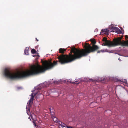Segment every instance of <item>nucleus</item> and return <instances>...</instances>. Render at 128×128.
<instances>
[{
  "mask_svg": "<svg viewBox=\"0 0 128 128\" xmlns=\"http://www.w3.org/2000/svg\"><path fill=\"white\" fill-rule=\"evenodd\" d=\"M32 115H34V114H32V115H31V118H32Z\"/></svg>",
  "mask_w": 128,
  "mask_h": 128,
  "instance_id": "20",
  "label": "nucleus"
},
{
  "mask_svg": "<svg viewBox=\"0 0 128 128\" xmlns=\"http://www.w3.org/2000/svg\"><path fill=\"white\" fill-rule=\"evenodd\" d=\"M90 41L93 44L92 46H91L88 43H86L85 45L84 46L85 49H82L85 50V51H84V52H86L87 51H90V52L89 53H87L86 55L84 56H87L90 52H94L99 48V47L98 46L94 44L96 43V41L92 39L90 40Z\"/></svg>",
  "mask_w": 128,
  "mask_h": 128,
  "instance_id": "3",
  "label": "nucleus"
},
{
  "mask_svg": "<svg viewBox=\"0 0 128 128\" xmlns=\"http://www.w3.org/2000/svg\"><path fill=\"white\" fill-rule=\"evenodd\" d=\"M64 125L66 124H64V123H62L60 125V126H61L63 128L64 127H66V126H64Z\"/></svg>",
  "mask_w": 128,
  "mask_h": 128,
  "instance_id": "11",
  "label": "nucleus"
},
{
  "mask_svg": "<svg viewBox=\"0 0 128 128\" xmlns=\"http://www.w3.org/2000/svg\"><path fill=\"white\" fill-rule=\"evenodd\" d=\"M78 82V81H76L75 82H71L73 84H79V82Z\"/></svg>",
  "mask_w": 128,
  "mask_h": 128,
  "instance_id": "12",
  "label": "nucleus"
},
{
  "mask_svg": "<svg viewBox=\"0 0 128 128\" xmlns=\"http://www.w3.org/2000/svg\"><path fill=\"white\" fill-rule=\"evenodd\" d=\"M52 119L53 120L54 122H58V120L56 118L54 117Z\"/></svg>",
  "mask_w": 128,
  "mask_h": 128,
  "instance_id": "9",
  "label": "nucleus"
},
{
  "mask_svg": "<svg viewBox=\"0 0 128 128\" xmlns=\"http://www.w3.org/2000/svg\"><path fill=\"white\" fill-rule=\"evenodd\" d=\"M113 41L114 42L108 40L107 38L104 37L103 38L102 41L104 42H105L102 45L107 46L109 47L114 46H118V38H116L114 39Z\"/></svg>",
  "mask_w": 128,
  "mask_h": 128,
  "instance_id": "4",
  "label": "nucleus"
},
{
  "mask_svg": "<svg viewBox=\"0 0 128 128\" xmlns=\"http://www.w3.org/2000/svg\"><path fill=\"white\" fill-rule=\"evenodd\" d=\"M36 40L38 42V40L36 38Z\"/></svg>",
  "mask_w": 128,
  "mask_h": 128,
  "instance_id": "22",
  "label": "nucleus"
},
{
  "mask_svg": "<svg viewBox=\"0 0 128 128\" xmlns=\"http://www.w3.org/2000/svg\"><path fill=\"white\" fill-rule=\"evenodd\" d=\"M28 48H26V49L24 50V53L25 54L28 55V51H29Z\"/></svg>",
  "mask_w": 128,
  "mask_h": 128,
  "instance_id": "8",
  "label": "nucleus"
},
{
  "mask_svg": "<svg viewBox=\"0 0 128 128\" xmlns=\"http://www.w3.org/2000/svg\"><path fill=\"white\" fill-rule=\"evenodd\" d=\"M122 38H118V46L120 45L122 46H128V40L124 41V40L121 41Z\"/></svg>",
  "mask_w": 128,
  "mask_h": 128,
  "instance_id": "5",
  "label": "nucleus"
},
{
  "mask_svg": "<svg viewBox=\"0 0 128 128\" xmlns=\"http://www.w3.org/2000/svg\"><path fill=\"white\" fill-rule=\"evenodd\" d=\"M34 98H31L29 100V104L28 105V108H30L33 102V101Z\"/></svg>",
  "mask_w": 128,
  "mask_h": 128,
  "instance_id": "6",
  "label": "nucleus"
},
{
  "mask_svg": "<svg viewBox=\"0 0 128 128\" xmlns=\"http://www.w3.org/2000/svg\"><path fill=\"white\" fill-rule=\"evenodd\" d=\"M49 109H50V111H51V109H50V108Z\"/></svg>",
  "mask_w": 128,
  "mask_h": 128,
  "instance_id": "25",
  "label": "nucleus"
},
{
  "mask_svg": "<svg viewBox=\"0 0 128 128\" xmlns=\"http://www.w3.org/2000/svg\"><path fill=\"white\" fill-rule=\"evenodd\" d=\"M66 49L60 48L59 49V52L62 54L58 58L59 62L61 64H65L72 62L76 60L79 59L84 56L86 55L87 53H89L90 51L86 52L84 50H80L76 48L75 47H72L70 49V52L69 54L64 55V52Z\"/></svg>",
  "mask_w": 128,
  "mask_h": 128,
  "instance_id": "2",
  "label": "nucleus"
},
{
  "mask_svg": "<svg viewBox=\"0 0 128 128\" xmlns=\"http://www.w3.org/2000/svg\"><path fill=\"white\" fill-rule=\"evenodd\" d=\"M91 81H93V80H92V79H91L90 80Z\"/></svg>",
  "mask_w": 128,
  "mask_h": 128,
  "instance_id": "23",
  "label": "nucleus"
},
{
  "mask_svg": "<svg viewBox=\"0 0 128 128\" xmlns=\"http://www.w3.org/2000/svg\"><path fill=\"white\" fill-rule=\"evenodd\" d=\"M118 82H122V81H121V80H118Z\"/></svg>",
  "mask_w": 128,
  "mask_h": 128,
  "instance_id": "19",
  "label": "nucleus"
},
{
  "mask_svg": "<svg viewBox=\"0 0 128 128\" xmlns=\"http://www.w3.org/2000/svg\"><path fill=\"white\" fill-rule=\"evenodd\" d=\"M104 52V50H100L98 51V52H97V53H99L100 52Z\"/></svg>",
  "mask_w": 128,
  "mask_h": 128,
  "instance_id": "14",
  "label": "nucleus"
},
{
  "mask_svg": "<svg viewBox=\"0 0 128 128\" xmlns=\"http://www.w3.org/2000/svg\"><path fill=\"white\" fill-rule=\"evenodd\" d=\"M31 52L32 54H34L36 52V51L35 49H33L31 50Z\"/></svg>",
  "mask_w": 128,
  "mask_h": 128,
  "instance_id": "10",
  "label": "nucleus"
},
{
  "mask_svg": "<svg viewBox=\"0 0 128 128\" xmlns=\"http://www.w3.org/2000/svg\"><path fill=\"white\" fill-rule=\"evenodd\" d=\"M125 38H128V36L127 35H126L125 36Z\"/></svg>",
  "mask_w": 128,
  "mask_h": 128,
  "instance_id": "21",
  "label": "nucleus"
},
{
  "mask_svg": "<svg viewBox=\"0 0 128 128\" xmlns=\"http://www.w3.org/2000/svg\"><path fill=\"white\" fill-rule=\"evenodd\" d=\"M30 118V117H29V118Z\"/></svg>",
  "mask_w": 128,
  "mask_h": 128,
  "instance_id": "28",
  "label": "nucleus"
},
{
  "mask_svg": "<svg viewBox=\"0 0 128 128\" xmlns=\"http://www.w3.org/2000/svg\"><path fill=\"white\" fill-rule=\"evenodd\" d=\"M116 28V27H115L114 28Z\"/></svg>",
  "mask_w": 128,
  "mask_h": 128,
  "instance_id": "27",
  "label": "nucleus"
},
{
  "mask_svg": "<svg viewBox=\"0 0 128 128\" xmlns=\"http://www.w3.org/2000/svg\"><path fill=\"white\" fill-rule=\"evenodd\" d=\"M42 66L38 64L36 65H34L31 66L30 70L18 72L16 73H14L7 69H6L4 72V75L7 78L11 80L24 78L44 72L46 70L51 68L57 64L58 61H54L53 63L50 61L48 62L46 60L44 61L42 60Z\"/></svg>",
  "mask_w": 128,
  "mask_h": 128,
  "instance_id": "1",
  "label": "nucleus"
},
{
  "mask_svg": "<svg viewBox=\"0 0 128 128\" xmlns=\"http://www.w3.org/2000/svg\"><path fill=\"white\" fill-rule=\"evenodd\" d=\"M33 123H34V125L36 127V126H37V125H36V124L35 122L34 121H33Z\"/></svg>",
  "mask_w": 128,
  "mask_h": 128,
  "instance_id": "15",
  "label": "nucleus"
},
{
  "mask_svg": "<svg viewBox=\"0 0 128 128\" xmlns=\"http://www.w3.org/2000/svg\"><path fill=\"white\" fill-rule=\"evenodd\" d=\"M119 31H118V34H121L122 32L120 30V29H119Z\"/></svg>",
  "mask_w": 128,
  "mask_h": 128,
  "instance_id": "16",
  "label": "nucleus"
},
{
  "mask_svg": "<svg viewBox=\"0 0 128 128\" xmlns=\"http://www.w3.org/2000/svg\"><path fill=\"white\" fill-rule=\"evenodd\" d=\"M58 122V123L60 124V125L61 124V123H62V122H61L60 121H59V122L58 121V122Z\"/></svg>",
  "mask_w": 128,
  "mask_h": 128,
  "instance_id": "18",
  "label": "nucleus"
},
{
  "mask_svg": "<svg viewBox=\"0 0 128 128\" xmlns=\"http://www.w3.org/2000/svg\"><path fill=\"white\" fill-rule=\"evenodd\" d=\"M33 56L34 57H35V56Z\"/></svg>",
  "mask_w": 128,
  "mask_h": 128,
  "instance_id": "26",
  "label": "nucleus"
},
{
  "mask_svg": "<svg viewBox=\"0 0 128 128\" xmlns=\"http://www.w3.org/2000/svg\"><path fill=\"white\" fill-rule=\"evenodd\" d=\"M66 128H72V127L70 126H67L66 125Z\"/></svg>",
  "mask_w": 128,
  "mask_h": 128,
  "instance_id": "17",
  "label": "nucleus"
},
{
  "mask_svg": "<svg viewBox=\"0 0 128 128\" xmlns=\"http://www.w3.org/2000/svg\"><path fill=\"white\" fill-rule=\"evenodd\" d=\"M30 96L31 98H34V94L33 93H32Z\"/></svg>",
  "mask_w": 128,
  "mask_h": 128,
  "instance_id": "13",
  "label": "nucleus"
},
{
  "mask_svg": "<svg viewBox=\"0 0 128 128\" xmlns=\"http://www.w3.org/2000/svg\"><path fill=\"white\" fill-rule=\"evenodd\" d=\"M36 94H34V96H36Z\"/></svg>",
  "mask_w": 128,
  "mask_h": 128,
  "instance_id": "24",
  "label": "nucleus"
},
{
  "mask_svg": "<svg viewBox=\"0 0 128 128\" xmlns=\"http://www.w3.org/2000/svg\"><path fill=\"white\" fill-rule=\"evenodd\" d=\"M103 32H104L106 34H108L109 33V31L107 29H102L101 31V33Z\"/></svg>",
  "mask_w": 128,
  "mask_h": 128,
  "instance_id": "7",
  "label": "nucleus"
}]
</instances>
